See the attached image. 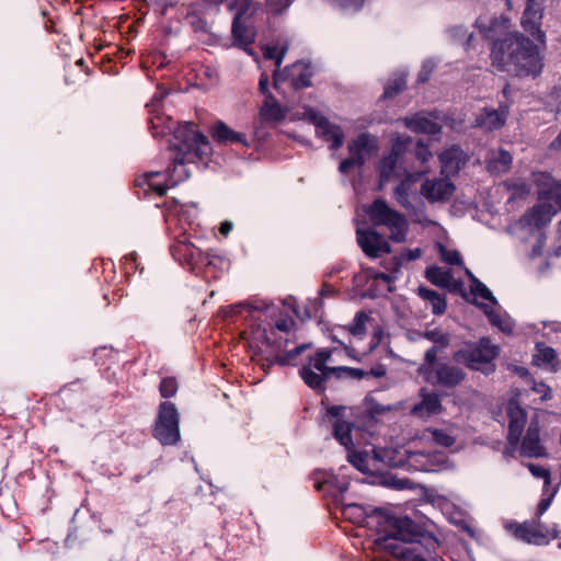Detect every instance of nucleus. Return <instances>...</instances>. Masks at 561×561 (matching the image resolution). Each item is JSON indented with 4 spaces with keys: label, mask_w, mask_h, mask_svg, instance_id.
Wrapping results in <instances>:
<instances>
[{
    "label": "nucleus",
    "mask_w": 561,
    "mask_h": 561,
    "mask_svg": "<svg viewBox=\"0 0 561 561\" xmlns=\"http://www.w3.org/2000/svg\"><path fill=\"white\" fill-rule=\"evenodd\" d=\"M215 11L218 9L204 0L183 5L182 15L184 22L191 26L194 33L207 34L210 32L208 16Z\"/></svg>",
    "instance_id": "nucleus-16"
},
{
    "label": "nucleus",
    "mask_w": 561,
    "mask_h": 561,
    "mask_svg": "<svg viewBox=\"0 0 561 561\" xmlns=\"http://www.w3.org/2000/svg\"><path fill=\"white\" fill-rule=\"evenodd\" d=\"M510 27L507 18H494L485 28V36L492 41L490 49L491 65L500 72L516 77H538L543 68V57L539 46L520 32H507L495 38L497 30Z\"/></svg>",
    "instance_id": "nucleus-2"
},
{
    "label": "nucleus",
    "mask_w": 561,
    "mask_h": 561,
    "mask_svg": "<svg viewBox=\"0 0 561 561\" xmlns=\"http://www.w3.org/2000/svg\"><path fill=\"white\" fill-rule=\"evenodd\" d=\"M506 187L512 191V196L508 202H513L516 198H524L530 193V187L525 181H511L505 183Z\"/></svg>",
    "instance_id": "nucleus-46"
},
{
    "label": "nucleus",
    "mask_w": 561,
    "mask_h": 561,
    "mask_svg": "<svg viewBox=\"0 0 561 561\" xmlns=\"http://www.w3.org/2000/svg\"><path fill=\"white\" fill-rule=\"evenodd\" d=\"M313 76L312 67L310 64L298 61L284 69L283 73H274L273 87L275 90L279 89V84L289 80L294 90H301L309 88L312 84L311 78Z\"/></svg>",
    "instance_id": "nucleus-15"
},
{
    "label": "nucleus",
    "mask_w": 561,
    "mask_h": 561,
    "mask_svg": "<svg viewBox=\"0 0 561 561\" xmlns=\"http://www.w3.org/2000/svg\"><path fill=\"white\" fill-rule=\"evenodd\" d=\"M513 157L505 150L500 149L493 157L488 161V168L494 172H507L512 165Z\"/></svg>",
    "instance_id": "nucleus-40"
},
{
    "label": "nucleus",
    "mask_w": 561,
    "mask_h": 561,
    "mask_svg": "<svg viewBox=\"0 0 561 561\" xmlns=\"http://www.w3.org/2000/svg\"><path fill=\"white\" fill-rule=\"evenodd\" d=\"M538 199L541 203H551L556 210H561V181L551 174L541 172L535 180Z\"/></svg>",
    "instance_id": "nucleus-19"
},
{
    "label": "nucleus",
    "mask_w": 561,
    "mask_h": 561,
    "mask_svg": "<svg viewBox=\"0 0 561 561\" xmlns=\"http://www.w3.org/2000/svg\"><path fill=\"white\" fill-rule=\"evenodd\" d=\"M536 350L537 353L534 355V362L538 365L550 364L557 358V353L551 346L537 343Z\"/></svg>",
    "instance_id": "nucleus-44"
},
{
    "label": "nucleus",
    "mask_w": 561,
    "mask_h": 561,
    "mask_svg": "<svg viewBox=\"0 0 561 561\" xmlns=\"http://www.w3.org/2000/svg\"><path fill=\"white\" fill-rule=\"evenodd\" d=\"M169 142L174 154L171 165L163 173L167 176L165 181L171 186H175L190 178L186 164L206 163L213 153V147L208 138L191 122L178 124L173 140H169Z\"/></svg>",
    "instance_id": "nucleus-3"
},
{
    "label": "nucleus",
    "mask_w": 561,
    "mask_h": 561,
    "mask_svg": "<svg viewBox=\"0 0 561 561\" xmlns=\"http://www.w3.org/2000/svg\"><path fill=\"white\" fill-rule=\"evenodd\" d=\"M318 424L330 433L341 446L345 448V459L351 463V413L346 405L331 404L329 397L323 396L320 402Z\"/></svg>",
    "instance_id": "nucleus-7"
},
{
    "label": "nucleus",
    "mask_w": 561,
    "mask_h": 561,
    "mask_svg": "<svg viewBox=\"0 0 561 561\" xmlns=\"http://www.w3.org/2000/svg\"><path fill=\"white\" fill-rule=\"evenodd\" d=\"M386 375V367L382 364H377L369 370L353 368V379H363L367 377L380 378Z\"/></svg>",
    "instance_id": "nucleus-49"
},
{
    "label": "nucleus",
    "mask_w": 561,
    "mask_h": 561,
    "mask_svg": "<svg viewBox=\"0 0 561 561\" xmlns=\"http://www.w3.org/2000/svg\"><path fill=\"white\" fill-rule=\"evenodd\" d=\"M176 124L171 117L159 113L148 118L149 129L154 138L164 137L170 134L173 137L178 128V126L175 127Z\"/></svg>",
    "instance_id": "nucleus-31"
},
{
    "label": "nucleus",
    "mask_w": 561,
    "mask_h": 561,
    "mask_svg": "<svg viewBox=\"0 0 561 561\" xmlns=\"http://www.w3.org/2000/svg\"><path fill=\"white\" fill-rule=\"evenodd\" d=\"M427 172V169L416 172L409 173L404 180H402L393 190L396 201L403 207L410 206V191L412 185Z\"/></svg>",
    "instance_id": "nucleus-33"
},
{
    "label": "nucleus",
    "mask_w": 561,
    "mask_h": 561,
    "mask_svg": "<svg viewBox=\"0 0 561 561\" xmlns=\"http://www.w3.org/2000/svg\"><path fill=\"white\" fill-rule=\"evenodd\" d=\"M357 242L363 252L369 257H379L383 253L391 252L389 242L374 230H356Z\"/></svg>",
    "instance_id": "nucleus-21"
},
{
    "label": "nucleus",
    "mask_w": 561,
    "mask_h": 561,
    "mask_svg": "<svg viewBox=\"0 0 561 561\" xmlns=\"http://www.w3.org/2000/svg\"><path fill=\"white\" fill-rule=\"evenodd\" d=\"M165 174L163 172H149L144 176V182L138 185L146 184L149 191L156 193L157 196L161 197L165 195L167 191L172 187L168 181H165Z\"/></svg>",
    "instance_id": "nucleus-39"
},
{
    "label": "nucleus",
    "mask_w": 561,
    "mask_h": 561,
    "mask_svg": "<svg viewBox=\"0 0 561 561\" xmlns=\"http://www.w3.org/2000/svg\"><path fill=\"white\" fill-rule=\"evenodd\" d=\"M414 156L422 164L427 163L433 157L428 146L423 140H417L414 148Z\"/></svg>",
    "instance_id": "nucleus-53"
},
{
    "label": "nucleus",
    "mask_w": 561,
    "mask_h": 561,
    "mask_svg": "<svg viewBox=\"0 0 561 561\" xmlns=\"http://www.w3.org/2000/svg\"><path fill=\"white\" fill-rule=\"evenodd\" d=\"M433 439L436 444L443 447H451L456 439L451 435H449L444 430H434L433 431Z\"/></svg>",
    "instance_id": "nucleus-55"
},
{
    "label": "nucleus",
    "mask_w": 561,
    "mask_h": 561,
    "mask_svg": "<svg viewBox=\"0 0 561 561\" xmlns=\"http://www.w3.org/2000/svg\"><path fill=\"white\" fill-rule=\"evenodd\" d=\"M209 134L213 140L218 145L240 144L243 147H250V142L245 134L231 129L222 121L215 122L209 129Z\"/></svg>",
    "instance_id": "nucleus-25"
},
{
    "label": "nucleus",
    "mask_w": 561,
    "mask_h": 561,
    "mask_svg": "<svg viewBox=\"0 0 561 561\" xmlns=\"http://www.w3.org/2000/svg\"><path fill=\"white\" fill-rule=\"evenodd\" d=\"M477 126L492 131L500 129L505 124V115L496 110L485 108L476 119Z\"/></svg>",
    "instance_id": "nucleus-37"
},
{
    "label": "nucleus",
    "mask_w": 561,
    "mask_h": 561,
    "mask_svg": "<svg viewBox=\"0 0 561 561\" xmlns=\"http://www.w3.org/2000/svg\"><path fill=\"white\" fill-rule=\"evenodd\" d=\"M172 257L182 265H188L192 268L216 265V260L221 257L210 252H204L193 243L187 241H176L170 245Z\"/></svg>",
    "instance_id": "nucleus-14"
},
{
    "label": "nucleus",
    "mask_w": 561,
    "mask_h": 561,
    "mask_svg": "<svg viewBox=\"0 0 561 561\" xmlns=\"http://www.w3.org/2000/svg\"><path fill=\"white\" fill-rule=\"evenodd\" d=\"M557 211L551 203L539 202L523 215L522 221L527 226L540 229L550 224Z\"/></svg>",
    "instance_id": "nucleus-26"
},
{
    "label": "nucleus",
    "mask_w": 561,
    "mask_h": 561,
    "mask_svg": "<svg viewBox=\"0 0 561 561\" xmlns=\"http://www.w3.org/2000/svg\"><path fill=\"white\" fill-rule=\"evenodd\" d=\"M259 91L265 96V99L267 98L268 93H272L268 90V76L265 72L261 73V77L259 80Z\"/></svg>",
    "instance_id": "nucleus-64"
},
{
    "label": "nucleus",
    "mask_w": 561,
    "mask_h": 561,
    "mask_svg": "<svg viewBox=\"0 0 561 561\" xmlns=\"http://www.w3.org/2000/svg\"><path fill=\"white\" fill-rule=\"evenodd\" d=\"M375 529V545L398 561H426L417 547L436 542L435 537L407 515H397L375 508L366 513L363 506L353 503V525Z\"/></svg>",
    "instance_id": "nucleus-1"
},
{
    "label": "nucleus",
    "mask_w": 561,
    "mask_h": 561,
    "mask_svg": "<svg viewBox=\"0 0 561 561\" xmlns=\"http://www.w3.org/2000/svg\"><path fill=\"white\" fill-rule=\"evenodd\" d=\"M438 158L442 164V173L447 176L457 175L469 160L468 154L457 145L445 149Z\"/></svg>",
    "instance_id": "nucleus-23"
},
{
    "label": "nucleus",
    "mask_w": 561,
    "mask_h": 561,
    "mask_svg": "<svg viewBox=\"0 0 561 561\" xmlns=\"http://www.w3.org/2000/svg\"><path fill=\"white\" fill-rule=\"evenodd\" d=\"M285 55V49L277 51L276 47H266L264 50V57L267 59H275L276 66L279 67Z\"/></svg>",
    "instance_id": "nucleus-60"
},
{
    "label": "nucleus",
    "mask_w": 561,
    "mask_h": 561,
    "mask_svg": "<svg viewBox=\"0 0 561 561\" xmlns=\"http://www.w3.org/2000/svg\"><path fill=\"white\" fill-rule=\"evenodd\" d=\"M426 279L440 288H450L453 283V273L450 270H444L436 265L427 266L425 270ZM461 286V282H454L453 287L457 289Z\"/></svg>",
    "instance_id": "nucleus-30"
},
{
    "label": "nucleus",
    "mask_w": 561,
    "mask_h": 561,
    "mask_svg": "<svg viewBox=\"0 0 561 561\" xmlns=\"http://www.w3.org/2000/svg\"><path fill=\"white\" fill-rule=\"evenodd\" d=\"M442 260L450 265H461L462 259L457 250H447L440 245Z\"/></svg>",
    "instance_id": "nucleus-56"
},
{
    "label": "nucleus",
    "mask_w": 561,
    "mask_h": 561,
    "mask_svg": "<svg viewBox=\"0 0 561 561\" xmlns=\"http://www.w3.org/2000/svg\"><path fill=\"white\" fill-rule=\"evenodd\" d=\"M433 71V67L430 66L427 62L423 64L419 75H417V82L419 83H425L428 81L431 73Z\"/></svg>",
    "instance_id": "nucleus-63"
},
{
    "label": "nucleus",
    "mask_w": 561,
    "mask_h": 561,
    "mask_svg": "<svg viewBox=\"0 0 561 561\" xmlns=\"http://www.w3.org/2000/svg\"><path fill=\"white\" fill-rule=\"evenodd\" d=\"M542 8L536 0H527L526 8L522 16V26L529 33L534 39L541 44H546V34L541 30Z\"/></svg>",
    "instance_id": "nucleus-18"
},
{
    "label": "nucleus",
    "mask_w": 561,
    "mask_h": 561,
    "mask_svg": "<svg viewBox=\"0 0 561 561\" xmlns=\"http://www.w3.org/2000/svg\"><path fill=\"white\" fill-rule=\"evenodd\" d=\"M370 457L366 451H358L353 448V467L363 473H371L368 462Z\"/></svg>",
    "instance_id": "nucleus-50"
},
{
    "label": "nucleus",
    "mask_w": 561,
    "mask_h": 561,
    "mask_svg": "<svg viewBox=\"0 0 561 561\" xmlns=\"http://www.w3.org/2000/svg\"><path fill=\"white\" fill-rule=\"evenodd\" d=\"M404 124L410 130L417 134L434 136L439 134L442 130V126L437 122L422 113H416L411 117H407Z\"/></svg>",
    "instance_id": "nucleus-28"
},
{
    "label": "nucleus",
    "mask_w": 561,
    "mask_h": 561,
    "mask_svg": "<svg viewBox=\"0 0 561 561\" xmlns=\"http://www.w3.org/2000/svg\"><path fill=\"white\" fill-rule=\"evenodd\" d=\"M299 376L309 388L321 393L322 397L327 396L324 393L327 390L325 381L331 377H324L322 373H316L311 369V366H302L299 369Z\"/></svg>",
    "instance_id": "nucleus-36"
},
{
    "label": "nucleus",
    "mask_w": 561,
    "mask_h": 561,
    "mask_svg": "<svg viewBox=\"0 0 561 561\" xmlns=\"http://www.w3.org/2000/svg\"><path fill=\"white\" fill-rule=\"evenodd\" d=\"M237 13L232 21L231 33L234 45L245 49L255 41V32L253 28L245 25L247 18L251 16V3L247 2L241 8H237Z\"/></svg>",
    "instance_id": "nucleus-17"
},
{
    "label": "nucleus",
    "mask_w": 561,
    "mask_h": 561,
    "mask_svg": "<svg viewBox=\"0 0 561 561\" xmlns=\"http://www.w3.org/2000/svg\"><path fill=\"white\" fill-rule=\"evenodd\" d=\"M507 417L508 432L506 438L508 444L515 447L520 440L527 420V413L520 405L511 402L507 408Z\"/></svg>",
    "instance_id": "nucleus-24"
},
{
    "label": "nucleus",
    "mask_w": 561,
    "mask_h": 561,
    "mask_svg": "<svg viewBox=\"0 0 561 561\" xmlns=\"http://www.w3.org/2000/svg\"><path fill=\"white\" fill-rule=\"evenodd\" d=\"M520 455L529 458H539L546 455L540 443V427L537 421H531L520 445Z\"/></svg>",
    "instance_id": "nucleus-27"
},
{
    "label": "nucleus",
    "mask_w": 561,
    "mask_h": 561,
    "mask_svg": "<svg viewBox=\"0 0 561 561\" xmlns=\"http://www.w3.org/2000/svg\"><path fill=\"white\" fill-rule=\"evenodd\" d=\"M504 529L516 540L534 546H546L551 539L558 537L556 530L551 534L546 525L536 518L523 523L514 519L506 520Z\"/></svg>",
    "instance_id": "nucleus-11"
},
{
    "label": "nucleus",
    "mask_w": 561,
    "mask_h": 561,
    "mask_svg": "<svg viewBox=\"0 0 561 561\" xmlns=\"http://www.w3.org/2000/svg\"><path fill=\"white\" fill-rule=\"evenodd\" d=\"M419 374L427 383L446 390L455 389L467 377L461 367L448 363H438L433 368L431 366L419 368Z\"/></svg>",
    "instance_id": "nucleus-12"
},
{
    "label": "nucleus",
    "mask_w": 561,
    "mask_h": 561,
    "mask_svg": "<svg viewBox=\"0 0 561 561\" xmlns=\"http://www.w3.org/2000/svg\"><path fill=\"white\" fill-rule=\"evenodd\" d=\"M500 355V347L493 344L490 337L483 336L477 342L467 341L453 353L455 363L485 376L496 370L495 359Z\"/></svg>",
    "instance_id": "nucleus-6"
},
{
    "label": "nucleus",
    "mask_w": 561,
    "mask_h": 561,
    "mask_svg": "<svg viewBox=\"0 0 561 561\" xmlns=\"http://www.w3.org/2000/svg\"><path fill=\"white\" fill-rule=\"evenodd\" d=\"M342 344V352L351 357V347L344 343ZM339 348H320L313 356H309V364L312 370L322 373L324 377H335L336 379L351 377L350 366H337L335 365L334 355H340Z\"/></svg>",
    "instance_id": "nucleus-13"
},
{
    "label": "nucleus",
    "mask_w": 561,
    "mask_h": 561,
    "mask_svg": "<svg viewBox=\"0 0 561 561\" xmlns=\"http://www.w3.org/2000/svg\"><path fill=\"white\" fill-rule=\"evenodd\" d=\"M152 436L162 446H175L181 439L180 413L169 400L160 402L152 425Z\"/></svg>",
    "instance_id": "nucleus-10"
},
{
    "label": "nucleus",
    "mask_w": 561,
    "mask_h": 561,
    "mask_svg": "<svg viewBox=\"0 0 561 561\" xmlns=\"http://www.w3.org/2000/svg\"><path fill=\"white\" fill-rule=\"evenodd\" d=\"M420 397L421 401L413 408L414 412L425 410L427 414L440 413L443 405L438 393L430 392L426 389L422 388L420 391Z\"/></svg>",
    "instance_id": "nucleus-38"
},
{
    "label": "nucleus",
    "mask_w": 561,
    "mask_h": 561,
    "mask_svg": "<svg viewBox=\"0 0 561 561\" xmlns=\"http://www.w3.org/2000/svg\"><path fill=\"white\" fill-rule=\"evenodd\" d=\"M179 383L175 377H164L159 385L160 396L164 399L174 397L178 392Z\"/></svg>",
    "instance_id": "nucleus-47"
},
{
    "label": "nucleus",
    "mask_w": 561,
    "mask_h": 561,
    "mask_svg": "<svg viewBox=\"0 0 561 561\" xmlns=\"http://www.w3.org/2000/svg\"><path fill=\"white\" fill-rule=\"evenodd\" d=\"M249 348L254 356L260 357L263 368H270L274 364L279 366L293 365L298 355H300L308 345L296 346L287 351L288 339H272L267 330L261 327V323L253 324L250 331Z\"/></svg>",
    "instance_id": "nucleus-5"
},
{
    "label": "nucleus",
    "mask_w": 561,
    "mask_h": 561,
    "mask_svg": "<svg viewBox=\"0 0 561 561\" xmlns=\"http://www.w3.org/2000/svg\"><path fill=\"white\" fill-rule=\"evenodd\" d=\"M471 293L473 295L480 296L482 299L488 300L493 305L497 304V300L492 291L480 280H476L474 284L471 285Z\"/></svg>",
    "instance_id": "nucleus-52"
},
{
    "label": "nucleus",
    "mask_w": 561,
    "mask_h": 561,
    "mask_svg": "<svg viewBox=\"0 0 561 561\" xmlns=\"http://www.w3.org/2000/svg\"><path fill=\"white\" fill-rule=\"evenodd\" d=\"M334 288L333 286L324 283L322 284L320 290H319V297L313 299V300H310L309 305L306 307V317L311 319V318H318L319 317V311L320 309L322 308V304H321V299L323 297H327V296H330V295H333L334 294Z\"/></svg>",
    "instance_id": "nucleus-41"
},
{
    "label": "nucleus",
    "mask_w": 561,
    "mask_h": 561,
    "mask_svg": "<svg viewBox=\"0 0 561 561\" xmlns=\"http://www.w3.org/2000/svg\"><path fill=\"white\" fill-rule=\"evenodd\" d=\"M310 119L314 124L317 136L323 141L329 142L331 150L342 147L344 133L340 126L332 124L325 116L318 113H312Z\"/></svg>",
    "instance_id": "nucleus-20"
},
{
    "label": "nucleus",
    "mask_w": 561,
    "mask_h": 561,
    "mask_svg": "<svg viewBox=\"0 0 561 561\" xmlns=\"http://www.w3.org/2000/svg\"><path fill=\"white\" fill-rule=\"evenodd\" d=\"M527 467L534 477L543 479V488L546 492L548 488L551 486V473L549 469L536 463H528Z\"/></svg>",
    "instance_id": "nucleus-51"
},
{
    "label": "nucleus",
    "mask_w": 561,
    "mask_h": 561,
    "mask_svg": "<svg viewBox=\"0 0 561 561\" xmlns=\"http://www.w3.org/2000/svg\"><path fill=\"white\" fill-rule=\"evenodd\" d=\"M383 267L391 272L392 274H396L399 276L401 267H402V257H399V255H394L389 259L388 262L383 264Z\"/></svg>",
    "instance_id": "nucleus-59"
},
{
    "label": "nucleus",
    "mask_w": 561,
    "mask_h": 561,
    "mask_svg": "<svg viewBox=\"0 0 561 561\" xmlns=\"http://www.w3.org/2000/svg\"><path fill=\"white\" fill-rule=\"evenodd\" d=\"M417 295L425 301H428L432 307V312L436 316L445 313L447 309L446 296L436 290L430 289L425 286H419Z\"/></svg>",
    "instance_id": "nucleus-35"
},
{
    "label": "nucleus",
    "mask_w": 561,
    "mask_h": 561,
    "mask_svg": "<svg viewBox=\"0 0 561 561\" xmlns=\"http://www.w3.org/2000/svg\"><path fill=\"white\" fill-rule=\"evenodd\" d=\"M437 354H438V347L437 346H431L426 352L424 356V364L420 366V368H424L427 366L436 367V365L439 363L437 362Z\"/></svg>",
    "instance_id": "nucleus-58"
},
{
    "label": "nucleus",
    "mask_w": 561,
    "mask_h": 561,
    "mask_svg": "<svg viewBox=\"0 0 561 561\" xmlns=\"http://www.w3.org/2000/svg\"><path fill=\"white\" fill-rule=\"evenodd\" d=\"M449 33L454 39L461 42L465 49L470 48L473 34L469 33L468 28L462 25H456L449 30Z\"/></svg>",
    "instance_id": "nucleus-48"
},
{
    "label": "nucleus",
    "mask_w": 561,
    "mask_h": 561,
    "mask_svg": "<svg viewBox=\"0 0 561 561\" xmlns=\"http://www.w3.org/2000/svg\"><path fill=\"white\" fill-rule=\"evenodd\" d=\"M425 336L442 347H446L449 344V335L438 330L427 331Z\"/></svg>",
    "instance_id": "nucleus-57"
},
{
    "label": "nucleus",
    "mask_w": 561,
    "mask_h": 561,
    "mask_svg": "<svg viewBox=\"0 0 561 561\" xmlns=\"http://www.w3.org/2000/svg\"><path fill=\"white\" fill-rule=\"evenodd\" d=\"M378 149V140L377 137L368 134L362 133L356 139H353V167L356 163H362L359 158H356L360 152H366L368 154L375 153Z\"/></svg>",
    "instance_id": "nucleus-34"
},
{
    "label": "nucleus",
    "mask_w": 561,
    "mask_h": 561,
    "mask_svg": "<svg viewBox=\"0 0 561 561\" xmlns=\"http://www.w3.org/2000/svg\"><path fill=\"white\" fill-rule=\"evenodd\" d=\"M230 308L234 313H241L243 310L248 312L250 321L248 322L247 328L241 333L242 339L247 340L248 343L250 334L247 333V331H250L253 324L261 323V327L267 330V333L272 339H277L275 336V330L283 333H288L291 325H294V321L291 318L280 314V317L275 320L274 324L270 323L268 327H266L264 324L262 316H265V318H272L276 314L277 311H279V309L276 308L273 304H267L266 301H257L251 305L239 302L230 306Z\"/></svg>",
    "instance_id": "nucleus-8"
},
{
    "label": "nucleus",
    "mask_w": 561,
    "mask_h": 561,
    "mask_svg": "<svg viewBox=\"0 0 561 561\" xmlns=\"http://www.w3.org/2000/svg\"><path fill=\"white\" fill-rule=\"evenodd\" d=\"M312 478L316 490H325L332 496L335 506L332 512L333 518L336 520V526L348 537L351 534V504L344 502V494L351 484L350 467L343 465L336 472L317 469L313 471Z\"/></svg>",
    "instance_id": "nucleus-4"
},
{
    "label": "nucleus",
    "mask_w": 561,
    "mask_h": 561,
    "mask_svg": "<svg viewBox=\"0 0 561 561\" xmlns=\"http://www.w3.org/2000/svg\"><path fill=\"white\" fill-rule=\"evenodd\" d=\"M558 492V486H550L548 490L542 493V497L539 501L536 512L535 518L540 520V517L545 514V512L550 507L556 494Z\"/></svg>",
    "instance_id": "nucleus-45"
},
{
    "label": "nucleus",
    "mask_w": 561,
    "mask_h": 561,
    "mask_svg": "<svg viewBox=\"0 0 561 561\" xmlns=\"http://www.w3.org/2000/svg\"><path fill=\"white\" fill-rule=\"evenodd\" d=\"M260 115L265 122L278 123L285 118L286 111L280 106L276 98L268 93L260 108Z\"/></svg>",
    "instance_id": "nucleus-32"
},
{
    "label": "nucleus",
    "mask_w": 561,
    "mask_h": 561,
    "mask_svg": "<svg viewBox=\"0 0 561 561\" xmlns=\"http://www.w3.org/2000/svg\"><path fill=\"white\" fill-rule=\"evenodd\" d=\"M247 2L251 3V13H254L257 10V3L254 2L253 0H232V1H229L228 9L229 10H234L237 8H241Z\"/></svg>",
    "instance_id": "nucleus-62"
},
{
    "label": "nucleus",
    "mask_w": 561,
    "mask_h": 561,
    "mask_svg": "<svg viewBox=\"0 0 561 561\" xmlns=\"http://www.w3.org/2000/svg\"><path fill=\"white\" fill-rule=\"evenodd\" d=\"M478 306L483 310V313L486 316L489 322L500 329L502 332H511L512 328L508 323L504 322L501 314L495 311L492 307L485 304H478Z\"/></svg>",
    "instance_id": "nucleus-43"
},
{
    "label": "nucleus",
    "mask_w": 561,
    "mask_h": 561,
    "mask_svg": "<svg viewBox=\"0 0 561 561\" xmlns=\"http://www.w3.org/2000/svg\"><path fill=\"white\" fill-rule=\"evenodd\" d=\"M401 153V145L392 146L390 153L383 157L377 167L380 184L388 183L396 174L399 156Z\"/></svg>",
    "instance_id": "nucleus-29"
},
{
    "label": "nucleus",
    "mask_w": 561,
    "mask_h": 561,
    "mask_svg": "<svg viewBox=\"0 0 561 561\" xmlns=\"http://www.w3.org/2000/svg\"><path fill=\"white\" fill-rule=\"evenodd\" d=\"M407 89V77L404 75H400L394 79L388 81L385 85L382 99H393L399 93Z\"/></svg>",
    "instance_id": "nucleus-42"
},
{
    "label": "nucleus",
    "mask_w": 561,
    "mask_h": 561,
    "mask_svg": "<svg viewBox=\"0 0 561 561\" xmlns=\"http://www.w3.org/2000/svg\"><path fill=\"white\" fill-rule=\"evenodd\" d=\"M455 190V184L448 178L427 179L421 185V194L431 204L449 199Z\"/></svg>",
    "instance_id": "nucleus-22"
},
{
    "label": "nucleus",
    "mask_w": 561,
    "mask_h": 561,
    "mask_svg": "<svg viewBox=\"0 0 561 561\" xmlns=\"http://www.w3.org/2000/svg\"><path fill=\"white\" fill-rule=\"evenodd\" d=\"M367 214L375 226H385L390 231V239L401 243L405 241L409 224L405 216L390 208L382 198H377L368 207Z\"/></svg>",
    "instance_id": "nucleus-9"
},
{
    "label": "nucleus",
    "mask_w": 561,
    "mask_h": 561,
    "mask_svg": "<svg viewBox=\"0 0 561 561\" xmlns=\"http://www.w3.org/2000/svg\"><path fill=\"white\" fill-rule=\"evenodd\" d=\"M369 317L364 311H358L353 319V336L362 335L365 332V324Z\"/></svg>",
    "instance_id": "nucleus-54"
},
{
    "label": "nucleus",
    "mask_w": 561,
    "mask_h": 561,
    "mask_svg": "<svg viewBox=\"0 0 561 561\" xmlns=\"http://www.w3.org/2000/svg\"><path fill=\"white\" fill-rule=\"evenodd\" d=\"M422 255V250L420 248L416 249H404L400 254L399 257H402V264L404 262H410L420 259Z\"/></svg>",
    "instance_id": "nucleus-61"
}]
</instances>
